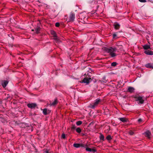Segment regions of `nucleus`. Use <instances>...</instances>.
<instances>
[{"label": "nucleus", "mask_w": 153, "mask_h": 153, "mask_svg": "<svg viewBox=\"0 0 153 153\" xmlns=\"http://www.w3.org/2000/svg\"><path fill=\"white\" fill-rule=\"evenodd\" d=\"M117 50V48L114 47H109L108 48H105V51L109 53L111 57H114L116 56V54L114 52H116Z\"/></svg>", "instance_id": "nucleus-1"}, {"label": "nucleus", "mask_w": 153, "mask_h": 153, "mask_svg": "<svg viewBox=\"0 0 153 153\" xmlns=\"http://www.w3.org/2000/svg\"><path fill=\"white\" fill-rule=\"evenodd\" d=\"M101 100L100 99H97L95 100L94 102L89 105V107L91 108L94 109L95 108V106L98 104L99 102L101 101Z\"/></svg>", "instance_id": "nucleus-2"}, {"label": "nucleus", "mask_w": 153, "mask_h": 153, "mask_svg": "<svg viewBox=\"0 0 153 153\" xmlns=\"http://www.w3.org/2000/svg\"><path fill=\"white\" fill-rule=\"evenodd\" d=\"M91 80L90 77H86L81 81V82L88 84Z\"/></svg>", "instance_id": "nucleus-3"}, {"label": "nucleus", "mask_w": 153, "mask_h": 153, "mask_svg": "<svg viewBox=\"0 0 153 153\" xmlns=\"http://www.w3.org/2000/svg\"><path fill=\"white\" fill-rule=\"evenodd\" d=\"M73 146L76 148H78L80 147H82L86 148L87 146V145H85L83 144L74 143L73 144Z\"/></svg>", "instance_id": "nucleus-4"}, {"label": "nucleus", "mask_w": 153, "mask_h": 153, "mask_svg": "<svg viewBox=\"0 0 153 153\" xmlns=\"http://www.w3.org/2000/svg\"><path fill=\"white\" fill-rule=\"evenodd\" d=\"M27 106L29 108L31 109L35 108H38L37 104L36 103H29L27 104Z\"/></svg>", "instance_id": "nucleus-5"}, {"label": "nucleus", "mask_w": 153, "mask_h": 153, "mask_svg": "<svg viewBox=\"0 0 153 153\" xmlns=\"http://www.w3.org/2000/svg\"><path fill=\"white\" fill-rule=\"evenodd\" d=\"M137 101H139L140 104H142L144 103V100L142 99V97L140 96H136L135 97Z\"/></svg>", "instance_id": "nucleus-6"}, {"label": "nucleus", "mask_w": 153, "mask_h": 153, "mask_svg": "<svg viewBox=\"0 0 153 153\" xmlns=\"http://www.w3.org/2000/svg\"><path fill=\"white\" fill-rule=\"evenodd\" d=\"M75 18V14L74 13L71 12L69 16L70 21L73 22L74 21Z\"/></svg>", "instance_id": "nucleus-7"}, {"label": "nucleus", "mask_w": 153, "mask_h": 153, "mask_svg": "<svg viewBox=\"0 0 153 153\" xmlns=\"http://www.w3.org/2000/svg\"><path fill=\"white\" fill-rule=\"evenodd\" d=\"M25 129L27 131H33V129L32 127L30 125H29L28 124H25Z\"/></svg>", "instance_id": "nucleus-8"}, {"label": "nucleus", "mask_w": 153, "mask_h": 153, "mask_svg": "<svg viewBox=\"0 0 153 153\" xmlns=\"http://www.w3.org/2000/svg\"><path fill=\"white\" fill-rule=\"evenodd\" d=\"M58 101L57 98L54 99V101L52 102H51L50 103L51 106H55L58 103Z\"/></svg>", "instance_id": "nucleus-9"}, {"label": "nucleus", "mask_w": 153, "mask_h": 153, "mask_svg": "<svg viewBox=\"0 0 153 153\" xmlns=\"http://www.w3.org/2000/svg\"><path fill=\"white\" fill-rule=\"evenodd\" d=\"M144 53L149 55H153V51L149 50H146L144 51Z\"/></svg>", "instance_id": "nucleus-10"}, {"label": "nucleus", "mask_w": 153, "mask_h": 153, "mask_svg": "<svg viewBox=\"0 0 153 153\" xmlns=\"http://www.w3.org/2000/svg\"><path fill=\"white\" fill-rule=\"evenodd\" d=\"M8 82L7 80H3L1 82V85L4 88H5L8 84Z\"/></svg>", "instance_id": "nucleus-11"}, {"label": "nucleus", "mask_w": 153, "mask_h": 153, "mask_svg": "<svg viewBox=\"0 0 153 153\" xmlns=\"http://www.w3.org/2000/svg\"><path fill=\"white\" fill-rule=\"evenodd\" d=\"M134 90L135 89L133 87H129L128 88L127 91L128 92L132 93L134 92Z\"/></svg>", "instance_id": "nucleus-12"}, {"label": "nucleus", "mask_w": 153, "mask_h": 153, "mask_svg": "<svg viewBox=\"0 0 153 153\" xmlns=\"http://www.w3.org/2000/svg\"><path fill=\"white\" fill-rule=\"evenodd\" d=\"M145 66L148 68H153V64L149 63L146 65Z\"/></svg>", "instance_id": "nucleus-13"}, {"label": "nucleus", "mask_w": 153, "mask_h": 153, "mask_svg": "<svg viewBox=\"0 0 153 153\" xmlns=\"http://www.w3.org/2000/svg\"><path fill=\"white\" fill-rule=\"evenodd\" d=\"M145 136L149 138H150V135L151 134V132L149 131H147L145 132Z\"/></svg>", "instance_id": "nucleus-14"}, {"label": "nucleus", "mask_w": 153, "mask_h": 153, "mask_svg": "<svg viewBox=\"0 0 153 153\" xmlns=\"http://www.w3.org/2000/svg\"><path fill=\"white\" fill-rule=\"evenodd\" d=\"M143 48L144 49L146 50H147L148 49H151L150 45H146L143 46Z\"/></svg>", "instance_id": "nucleus-15"}, {"label": "nucleus", "mask_w": 153, "mask_h": 153, "mask_svg": "<svg viewBox=\"0 0 153 153\" xmlns=\"http://www.w3.org/2000/svg\"><path fill=\"white\" fill-rule=\"evenodd\" d=\"M119 119L123 123H126L127 122V119L126 118L121 117L119 118Z\"/></svg>", "instance_id": "nucleus-16"}, {"label": "nucleus", "mask_w": 153, "mask_h": 153, "mask_svg": "<svg viewBox=\"0 0 153 153\" xmlns=\"http://www.w3.org/2000/svg\"><path fill=\"white\" fill-rule=\"evenodd\" d=\"M114 26L116 29H118L120 27V25L118 23H115Z\"/></svg>", "instance_id": "nucleus-17"}, {"label": "nucleus", "mask_w": 153, "mask_h": 153, "mask_svg": "<svg viewBox=\"0 0 153 153\" xmlns=\"http://www.w3.org/2000/svg\"><path fill=\"white\" fill-rule=\"evenodd\" d=\"M51 34L52 35H53L54 38L56 37L57 36L56 33L55 31L53 30L51 31Z\"/></svg>", "instance_id": "nucleus-18"}, {"label": "nucleus", "mask_w": 153, "mask_h": 153, "mask_svg": "<svg viewBox=\"0 0 153 153\" xmlns=\"http://www.w3.org/2000/svg\"><path fill=\"white\" fill-rule=\"evenodd\" d=\"M100 138L101 140L104 141V137L103 134L101 133L100 134Z\"/></svg>", "instance_id": "nucleus-19"}, {"label": "nucleus", "mask_w": 153, "mask_h": 153, "mask_svg": "<svg viewBox=\"0 0 153 153\" xmlns=\"http://www.w3.org/2000/svg\"><path fill=\"white\" fill-rule=\"evenodd\" d=\"M40 30V28L39 27H37L35 31L36 33H38Z\"/></svg>", "instance_id": "nucleus-20"}, {"label": "nucleus", "mask_w": 153, "mask_h": 153, "mask_svg": "<svg viewBox=\"0 0 153 153\" xmlns=\"http://www.w3.org/2000/svg\"><path fill=\"white\" fill-rule=\"evenodd\" d=\"M43 114L45 115L47 114V109L46 108H45L43 110Z\"/></svg>", "instance_id": "nucleus-21"}, {"label": "nucleus", "mask_w": 153, "mask_h": 153, "mask_svg": "<svg viewBox=\"0 0 153 153\" xmlns=\"http://www.w3.org/2000/svg\"><path fill=\"white\" fill-rule=\"evenodd\" d=\"M53 39L56 42H60V40L57 36L54 38Z\"/></svg>", "instance_id": "nucleus-22"}, {"label": "nucleus", "mask_w": 153, "mask_h": 153, "mask_svg": "<svg viewBox=\"0 0 153 153\" xmlns=\"http://www.w3.org/2000/svg\"><path fill=\"white\" fill-rule=\"evenodd\" d=\"M117 63L116 62H114L111 63V65L112 66L115 67L117 65Z\"/></svg>", "instance_id": "nucleus-23"}, {"label": "nucleus", "mask_w": 153, "mask_h": 153, "mask_svg": "<svg viewBox=\"0 0 153 153\" xmlns=\"http://www.w3.org/2000/svg\"><path fill=\"white\" fill-rule=\"evenodd\" d=\"M76 131L77 133H79L81 132V130L80 128L78 127L76 129Z\"/></svg>", "instance_id": "nucleus-24"}, {"label": "nucleus", "mask_w": 153, "mask_h": 153, "mask_svg": "<svg viewBox=\"0 0 153 153\" xmlns=\"http://www.w3.org/2000/svg\"><path fill=\"white\" fill-rule=\"evenodd\" d=\"M82 123V121H78L76 122V124L77 126H79L81 125Z\"/></svg>", "instance_id": "nucleus-25"}, {"label": "nucleus", "mask_w": 153, "mask_h": 153, "mask_svg": "<svg viewBox=\"0 0 153 153\" xmlns=\"http://www.w3.org/2000/svg\"><path fill=\"white\" fill-rule=\"evenodd\" d=\"M106 139L108 140H111L112 139V138L111 137V135H108L106 137Z\"/></svg>", "instance_id": "nucleus-26"}, {"label": "nucleus", "mask_w": 153, "mask_h": 153, "mask_svg": "<svg viewBox=\"0 0 153 153\" xmlns=\"http://www.w3.org/2000/svg\"><path fill=\"white\" fill-rule=\"evenodd\" d=\"M86 150L88 152H91V149L87 147L86 148Z\"/></svg>", "instance_id": "nucleus-27"}, {"label": "nucleus", "mask_w": 153, "mask_h": 153, "mask_svg": "<svg viewBox=\"0 0 153 153\" xmlns=\"http://www.w3.org/2000/svg\"><path fill=\"white\" fill-rule=\"evenodd\" d=\"M129 134L130 135H132L134 134V132L133 131H132L131 130H130L129 131Z\"/></svg>", "instance_id": "nucleus-28"}, {"label": "nucleus", "mask_w": 153, "mask_h": 153, "mask_svg": "<svg viewBox=\"0 0 153 153\" xmlns=\"http://www.w3.org/2000/svg\"><path fill=\"white\" fill-rule=\"evenodd\" d=\"M62 138L65 139V135L64 134H62L61 136Z\"/></svg>", "instance_id": "nucleus-29"}, {"label": "nucleus", "mask_w": 153, "mask_h": 153, "mask_svg": "<svg viewBox=\"0 0 153 153\" xmlns=\"http://www.w3.org/2000/svg\"><path fill=\"white\" fill-rule=\"evenodd\" d=\"M55 25L56 27H59L60 25V24L59 22H56L55 24Z\"/></svg>", "instance_id": "nucleus-30"}, {"label": "nucleus", "mask_w": 153, "mask_h": 153, "mask_svg": "<svg viewBox=\"0 0 153 153\" xmlns=\"http://www.w3.org/2000/svg\"><path fill=\"white\" fill-rule=\"evenodd\" d=\"M76 126L74 125H72L71 127V129H75L76 128Z\"/></svg>", "instance_id": "nucleus-31"}, {"label": "nucleus", "mask_w": 153, "mask_h": 153, "mask_svg": "<svg viewBox=\"0 0 153 153\" xmlns=\"http://www.w3.org/2000/svg\"><path fill=\"white\" fill-rule=\"evenodd\" d=\"M44 153H50L47 149L44 150Z\"/></svg>", "instance_id": "nucleus-32"}, {"label": "nucleus", "mask_w": 153, "mask_h": 153, "mask_svg": "<svg viewBox=\"0 0 153 153\" xmlns=\"http://www.w3.org/2000/svg\"><path fill=\"white\" fill-rule=\"evenodd\" d=\"M91 151L93 152H95L97 151V150L95 149H91Z\"/></svg>", "instance_id": "nucleus-33"}, {"label": "nucleus", "mask_w": 153, "mask_h": 153, "mask_svg": "<svg viewBox=\"0 0 153 153\" xmlns=\"http://www.w3.org/2000/svg\"><path fill=\"white\" fill-rule=\"evenodd\" d=\"M139 1L141 2H146V0H139Z\"/></svg>", "instance_id": "nucleus-34"}, {"label": "nucleus", "mask_w": 153, "mask_h": 153, "mask_svg": "<svg viewBox=\"0 0 153 153\" xmlns=\"http://www.w3.org/2000/svg\"><path fill=\"white\" fill-rule=\"evenodd\" d=\"M94 122L93 121L91 122V123H90L89 124L88 126H91V125H93L94 124Z\"/></svg>", "instance_id": "nucleus-35"}, {"label": "nucleus", "mask_w": 153, "mask_h": 153, "mask_svg": "<svg viewBox=\"0 0 153 153\" xmlns=\"http://www.w3.org/2000/svg\"><path fill=\"white\" fill-rule=\"evenodd\" d=\"M113 38L114 39L117 36V34L115 33H114L113 35Z\"/></svg>", "instance_id": "nucleus-36"}, {"label": "nucleus", "mask_w": 153, "mask_h": 153, "mask_svg": "<svg viewBox=\"0 0 153 153\" xmlns=\"http://www.w3.org/2000/svg\"><path fill=\"white\" fill-rule=\"evenodd\" d=\"M142 121V119H141V118H139L138 120V121L139 123H140V122H141Z\"/></svg>", "instance_id": "nucleus-37"}, {"label": "nucleus", "mask_w": 153, "mask_h": 153, "mask_svg": "<svg viewBox=\"0 0 153 153\" xmlns=\"http://www.w3.org/2000/svg\"><path fill=\"white\" fill-rule=\"evenodd\" d=\"M32 30V31H33V30Z\"/></svg>", "instance_id": "nucleus-38"}, {"label": "nucleus", "mask_w": 153, "mask_h": 153, "mask_svg": "<svg viewBox=\"0 0 153 153\" xmlns=\"http://www.w3.org/2000/svg\"><path fill=\"white\" fill-rule=\"evenodd\" d=\"M120 47H122V46H120Z\"/></svg>", "instance_id": "nucleus-39"}]
</instances>
